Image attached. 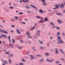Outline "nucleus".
I'll return each instance as SVG.
<instances>
[{
  "instance_id": "obj_62",
  "label": "nucleus",
  "mask_w": 65,
  "mask_h": 65,
  "mask_svg": "<svg viewBox=\"0 0 65 65\" xmlns=\"http://www.w3.org/2000/svg\"><path fill=\"white\" fill-rule=\"evenodd\" d=\"M22 24H24V25H25V24H26V23L25 22H23Z\"/></svg>"
},
{
  "instance_id": "obj_47",
  "label": "nucleus",
  "mask_w": 65,
  "mask_h": 65,
  "mask_svg": "<svg viewBox=\"0 0 65 65\" xmlns=\"http://www.w3.org/2000/svg\"><path fill=\"white\" fill-rule=\"evenodd\" d=\"M18 48L20 49V50H21L22 48V47H18Z\"/></svg>"
},
{
  "instance_id": "obj_13",
  "label": "nucleus",
  "mask_w": 65,
  "mask_h": 65,
  "mask_svg": "<svg viewBox=\"0 0 65 65\" xmlns=\"http://www.w3.org/2000/svg\"><path fill=\"white\" fill-rule=\"evenodd\" d=\"M1 36H2L3 37H5V38H7V36L6 35L4 34H2Z\"/></svg>"
},
{
  "instance_id": "obj_33",
  "label": "nucleus",
  "mask_w": 65,
  "mask_h": 65,
  "mask_svg": "<svg viewBox=\"0 0 65 65\" xmlns=\"http://www.w3.org/2000/svg\"><path fill=\"white\" fill-rule=\"evenodd\" d=\"M59 51H60L61 52V53H62V54H64V53L63 52V51H62V50L61 49H60Z\"/></svg>"
},
{
  "instance_id": "obj_63",
  "label": "nucleus",
  "mask_w": 65,
  "mask_h": 65,
  "mask_svg": "<svg viewBox=\"0 0 65 65\" xmlns=\"http://www.w3.org/2000/svg\"><path fill=\"white\" fill-rule=\"evenodd\" d=\"M34 38H35H35H36V36H34Z\"/></svg>"
},
{
  "instance_id": "obj_6",
  "label": "nucleus",
  "mask_w": 65,
  "mask_h": 65,
  "mask_svg": "<svg viewBox=\"0 0 65 65\" xmlns=\"http://www.w3.org/2000/svg\"><path fill=\"white\" fill-rule=\"evenodd\" d=\"M30 60H33V59H35V57L33 56V55H30Z\"/></svg>"
},
{
  "instance_id": "obj_24",
  "label": "nucleus",
  "mask_w": 65,
  "mask_h": 65,
  "mask_svg": "<svg viewBox=\"0 0 65 65\" xmlns=\"http://www.w3.org/2000/svg\"><path fill=\"white\" fill-rule=\"evenodd\" d=\"M36 35L37 36H40V33H37L36 34Z\"/></svg>"
},
{
  "instance_id": "obj_60",
  "label": "nucleus",
  "mask_w": 65,
  "mask_h": 65,
  "mask_svg": "<svg viewBox=\"0 0 65 65\" xmlns=\"http://www.w3.org/2000/svg\"><path fill=\"white\" fill-rule=\"evenodd\" d=\"M29 51H28L27 52L26 54H29Z\"/></svg>"
},
{
  "instance_id": "obj_18",
  "label": "nucleus",
  "mask_w": 65,
  "mask_h": 65,
  "mask_svg": "<svg viewBox=\"0 0 65 65\" xmlns=\"http://www.w3.org/2000/svg\"><path fill=\"white\" fill-rule=\"evenodd\" d=\"M25 7L26 8H27V9H30V6H26Z\"/></svg>"
},
{
  "instance_id": "obj_56",
  "label": "nucleus",
  "mask_w": 65,
  "mask_h": 65,
  "mask_svg": "<svg viewBox=\"0 0 65 65\" xmlns=\"http://www.w3.org/2000/svg\"><path fill=\"white\" fill-rule=\"evenodd\" d=\"M33 51H34V52H36V50H35V49H34L33 50Z\"/></svg>"
},
{
  "instance_id": "obj_46",
  "label": "nucleus",
  "mask_w": 65,
  "mask_h": 65,
  "mask_svg": "<svg viewBox=\"0 0 65 65\" xmlns=\"http://www.w3.org/2000/svg\"><path fill=\"white\" fill-rule=\"evenodd\" d=\"M22 62H25V60H24V59H22Z\"/></svg>"
},
{
  "instance_id": "obj_16",
  "label": "nucleus",
  "mask_w": 65,
  "mask_h": 65,
  "mask_svg": "<svg viewBox=\"0 0 65 65\" xmlns=\"http://www.w3.org/2000/svg\"><path fill=\"white\" fill-rule=\"evenodd\" d=\"M22 1L26 3L27 2H29V0H22Z\"/></svg>"
},
{
  "instance_id": "obj_39",
  "label": "nucleus",
  "mask_w": 65,
  "mask_h": 65,
  "mask_svg": "<svg viewBox=\"0 0 65 65\" xmlns=\"http://www.w3.org/2000/svg\"><path fill=\"white\" fill-rule=\"evenodd\" d=\"M10 54V53L9 52H7L5 53V54H7V55H8Z\"/></svg>"
},
{
  "instance_id": "obj_35",
  "label": "nucleus",
  "mask_w": 65,
  "mask_h": 65,
  "mask_svg": "<svg viewBox=\"0 0 65 65\" xmlns=\"http://www.w3.org/2000/svg\"><path fill=\"white\" fill-rule=\"evenodd\" d=\"M3 62L4 63H6V64H7V61H4Z\"/></svg>"
},
{
  "instance_id": "obj_40",
  "label": "nucleus",
  "mask_w": 65,
  "mask_h": 65,
  "mask_svg": "<svg viewBox=\"0 0 65 65\" xmlns=\"http://www.w3.org/2000/svg\"><path fill=\"white\" fill-rule=\"evenodd\" d=\"M19 14L20 15H21L22 14H23V13L22 12H21L20 13H19Z\"/></svg>"
},
{
  "instance_id": "obj_64",
  "label": "nucleus",
  "mask_w": 65,
  "mask_h": 65,
  "mask_svg": "<svg viewBox=\"0 0 65 65\" xmlns=\"http://www.w3.org/2000/svg\"><path fill=\"white\" fill-rule=\"evenodd\" d=\"M6 12H9V10H6Z\"/></svg>"
},
{
  "instance_id": "obj_37",
  "label": "nucleus",
  "mask_w": 65,
  "mask_h": 65,
  "mask_svg": "<svg viewBox=\"0 0 65 65\" xmlns=\"http://www.w3.org/2000/svg\"><path fill=\"white\" fill-rule=\"evenodd\" d=\"M37 33H40V30H37Z\"/></svg>"
},
{
  "instance_id": "obj_23",
  "label": "nucleus",
  "mask_w": 65,
  "mask_h": 65,
  "mask_svg": "<svg viewBox=\"0 0 65 65\" xmlns=\"http://www.w3.org/2000/svg\"><path fill=\"white\" fill-rule=\"evenodd\" d=\"M11 22H14L15 21V20H14V19H11Z\"/></svg>"
},
{
  "instance_id": "obj_26",
  "label": "nucleus",
  "mask_w": 65,
  "mask_h": 65,
  "mask_svg": "<svg viewBox=\"0 0 65 65\" xmlns=\"http://www.w3.org/2000/svg\"><path fill=\"white\" fill-rule=\"evenodd\" d=\"M38 23H43V20H41V21L38 22Z\"/></svg>"
},
{
  "instance_id": "obj_44",
  "label": "nucleus",
  "mask_w": 65,
  "mask_h": 65,
  "mask_svg": "<svg viewBox=\"0 0 65 65\" xmlns=\"http://www.w3.org/2000/svg\"><path fill=\"white\" fill-rule=\"evenodd\" d=\"M62 35H63V36H65V34H64V32H62Z\"/></svg>"
},
{
  "instance_id": "obj_14",
  "label": "nucleus",
  "mask_w": 65,
  "mask_h": 65,
  "mask_svg": "<svg viewBox=\"0 0 65 65\" xmlns=\"http://www.w3.org/2000/svg\"><path fill=\"white\" fill-rule=\"evenodd\" d=\"M9 57V58H11V57H13V55L12 54H10L9 56H8Z\"/></svg>"
},
{
  "instance_id": "obj_32",
  "label": "nucleus",
  "mask_w": 65,
  "mask_h": 65,
  "mask_svg": "<svg viewBox=\"0 0 65 65\" xmlns=\"http://www.w3.org/2000/svg\"><path fill=\"white\" fill-rule=\"evenodd\" d=\"M46 56H50V54L48 53H46L45 54Z\"/></svg>"
},
{
  "instance_id": "obj_12",
  "label": "nucleus",
  "mask_w": 65,
  "mask_h": 65,
  "mask_svg": "<svg viewBox=\"0 0 65 65\" xmlns=\"http://www.w3.org/2000/svg\"><path fill=\"white\" fill-rule=\"evenodd\" d=\"M59 5H55V6L56 7L53 8V9H57V8H59Z\"/></svg>"
},
{
  "instance_id": "obj_59",
  "label": "nucleus",
  "mask_w": 65,
  "mask_h": 65,
  "mask_svg": "<svg viewBox=\"0 0 65 65\" xmlns=\"http://www.w3.org/2000/svg\"><path fill=\"white\" fill-rule=\"evenodd\" d=\"M36 57H39V55H36Z\"/></svg>"
},
{
  "instance_id": "obj_27",
  "label": "nucleus",
  "mask_w": 65,
  "mask_h": 65,
  "mask_svg": "<svg viewBox=\"0 0 65 65\" xmlns=\"http://www.w3.org/2000/svg\"><path fill=\"white\" fill-rule=\"evenodd\" d=\"M39 12L40 13H43V11H42L41 10V9H40V10L39 11Z\"/></svg>"
},
{
  "instance_id": "obj_48",
  "label": "nucleus",
  "mask_w": 65,
  "mask_h": 65,
  "mask_svg": "<svg viewBox=\"0 0 65 65\" xmlns=\"http://www.w3.org/2000/svg\"><path fill=\"white\" fill-rule=\"evenodd\" d=\"M11 26L12 27H13L14 28L15 27V26L14 25H12Z\"/></svg>"
},
{
  "instance_id": "obj_53",
  "label": "nucleus",
  "mask_w": 65,
  "mask_h": 65,
  "mask_svg": "<svg viewBox=\"0 0 65 65\" xmlns=\"http://www.w3.org/2000/svg\"><path fill=\"white\" fill-rule=\"evenodd\" d=\"M28 43H29V44H31V42H30L29 41H28Z\"/></svg>"
},
{
  "instance_id": "obj_1",
  "label": "nucleus",
  "mask_w": 65,
  "mask_h": 65,
  "mask_svg": "<svg viewBox=\"0 0 65 65\" xmlns=\"http://www.w3.org/2000/svg\"><path fill=\"white\" fill-rule=\"evenodd\" d=\"M57 40L58 41V43H63V41L61 39L60 36H58L57 37Z\"/></svg>"
},
{
  "instance_id": "obj_36",
  "label": "nucleus",
  "mask_w": 65,
  "mask_h": 65,
  "mask_svg": "<svg viewBox=\"0 0 65 65\" xmlns=\"http://www.w3.org/2000/svg\"><path fill=\"white\" fill-rule=\"evenodd\" d=\"M9 8L10 9H13V7H9Z\"/></svg>"
},
{
  "instance_id": "obj_41",
  "label": "nucleus",
  "mask_w": 65,
  "mask_h": 65,
  "mask_svg": "<svg viewBox=\"0 0 65 65\" xmlns=\"http://www.w3.org/2000/svg\"><path fill=\"white\" fill-rule=\"evenodd\" d=\"M60 34H61V33H60V32H58L57 33V35H60Z\"/></svg>"
},
{
  "instance_id": "obj_10",
  "label": "nucleus",
  "mask_w": 65,
  "mask_h": 65,
  "mask_svg": "<svg viewBox=\"0 0 65 65\" xmlns=\"http://www.w3.org/2000/svg\"><path fill=\"white\" fill-rule=\"evenodd\" d=\"M30 6H31V7H33V8H35V9L36 10V11H38V10H37V8L35 7V6H34L32 5H30Z\"/></svg>"
},
{
  "instance_id": "obj_7",
  "label": "nucleus",
  "mask_w": 65,
  "mask_h": 65,
  "mask_svg": "<svg viewBox=\"0 0 65 65\" xmlns=\"http://www.w3.org/2000/svg\"><path fill=\"white\" fill-rule=\"evenodd\" d=\"M55 52L56 55H58L59 54V51H58V50L57 48H55Z\"/></svg>"
},
{
  "instance_id": "obj_57",
  "label": "nucleus",
  "mask_w": 65,
  "mask_h": 65,
  "mask_svg": "<svg viewBox=\"0 0 65 65\" xmlns=\"http://www.w3.org/2000/svg\"><path fill=\"white\" fill-rule=\"evenodd\" d=\"M61 23H64V22H63L62 21H61Z\"/></svg>"
},
{
  "instance_id": "obj_28",
  "label": "nucleus",
  "mask_w": 65,
  "mask_h": 65,
  "mask_svg": "<svg viewBox=\"0 0 65 65\" xmlns=\"http://www.w3.org/2000/svg\"><path fill=\"white\" fill-rule=\"evenodd\" d=\"M8 39L9 40L10 42H11V40H10V36H8Z\"/></svg>"
},
{
  "instance_id": "obj_9",
  "label": "nucleus",
  "mask_w": 65,
  "mask_h": 65,
  "mask_svg": "<svg viewBox=\"0 0 65 65\" xmlns=\"http://www.w3.org/2000/svg\"><path fill=\"white\" fill-rule=\"evenodd\" d=\"M59 6L61 7V8H63L64 7V4L63 3H61V4H59Z\"/></svg>"
},
{
  "instance_id": "obj_22",
  "label": "nucleus",
  "mask_w": 65,
  "mask_h": 65,
  "mask_svg": "<svg viewBox=\"0 0 65 65\" xmlns=\"http://www.w3.org/2000/svg\"><path fill=\"white\" fill-rule=\"evenodd\" d=\"M12 43H15V41H14L13 39H12Z\"/></svg>"
},
{
  "instance_id": "obj_5",
  "label": "nucleus",
  "mask_w": 65,
  "mask_h": 65,
  "mask_svg": "<svg viewBox=\"0 0 65 65\" xmlns=\"http://www.w3.org/2000/svg\"><path fill=\"white\" fill-rule=\"evenodd\" d=\"M46 61L48 62H49V63H52L53 62H54V60L53 59H52L51 60H50L49 59H46Z\"/></svg>"
},
{
  "instance_id": "obj_42",
  "label": "nucleus",
  "mask_w": 65,
  "mask_h": 65,
  "mask_svg": "<svg viewBox=\"0 0 65 65\" xmlns=\"http://www.w3.org/2000/svg\"><path fill=\"white\" fill-rule=\"evenodd\" d=\"M43 59H41L40 60V62H43Z\"/></svg>"
},
{
  "instance_id": "obj_4",
  "label": "nucleus",
  "mask_w": 65,
  "mask_h": 65,
  "mask_svg": "<svg viewBox=\"0 0 65 65\" xmlns=\"http://www.w3.org/2000/svg\"><path fill=\"white\" fill-rule=\"evenodd\" d=\"M50 25H51L52 26V29H54L55 27V26H54V23L53 22H51L50 23Z\"/></svg>"
},
{
  "instance_id": "obj_17",
  "label": "nucleus",
  "mask_w": 65,
  "mask_h": 65,
  "mask_svg": "<svg viewBox=\"0 0 65 65\" xmlns=\"http://www.w3.org/2000/svg\"><path fill=\"white\" fill-rule=\"evenodd\" d=\"M35 28V26H34L32 27L31 28H29V29L30 30H33L34 29V28Z\"/></svg>"
},
{
  "instance_id": "obj_29",
  "label": "nucleus",
  "mask_w": 65,
  "mask_h": 65,
  "mask_svg": "<svg viewBox=\"0 0 65 65\" xmlns=\"http://www.w3.org/2000/svg\"><path fill=\"white\" fill-rule=\"evenodd\" d=\"M56 64H59V63H60V61H57L55 62Z\"/></svg>"
},
{
  "instance_id": "obj_34",
  "label": "nucleus",
  "mask_w": 65,
  "mask_h": 65,
  "mask_svg": "<svg viewBox=\"0 0 65 65\" xmlns=\"http://www.w3.org/2000/svg\"><path fill=\"white\" fill-rule=\"evenodd\" d=\"M14 19L15 20H18V18L17 17V16H15L14 17Z\"/></svg>"
},
{
  "instance_id": "obj_30",
  "label": "nucleus",
  "mask_w": 65,
  "mask_h": 65,
  "mask_svg": "<svg viewBox=\"0 0 65 65\" xmlns=\"http://www.w3.org/2000/svg\"><path fill=\"white\" fill-rule=\"evenodd\" d=\"M61 21L60 20H58L57 21L59 23V24H61Z\"/></svg>"
},
{
  "instance_id": "obj_20",
  "label": "nucleus",
  "mask_w": 65,
  "mask_h": 65,
  "mask_svg": "<svg viewBox=\"0 0 65 65\" xmlns=\"http://www.w3.org/2000/svg\"><path fill=\"white\" fill-rule=\"evenodd\" d=\"M40 50H43L44 49V48L42 46H40Z\"/></svg>"
},
{
  "instance_id": "obj_54",
  "label": "nucleus",
  "mask_w": 65,
  "mask_h": 65,
  "mask_svg": "<svg viewBox=\"0 0 65 65\" xmlns=\"http://www.w3.org/2000/svg\"><path fill=\"white\" fill-rule=\"evenodd\" d=\"M32 50H34V49H35V47H32Z\"/></svg>"
},
{
  "instance_id": "obj_51",
  "label": "nucleus",
  "mask_w": 65,
  "mask_h": 65,
  "mask_svg": "<svg viewBox=\"0 0 65 65\" xmlns=\"http://www.w3.org/2000/svg\"><path fill=\"white\" fill-rule=\"evenodd\" d=\"M19 65H24V64L22 63H20Z\"/></svg>"
},
{
  "instance_id": "obj_15",
  "label": "nucleus",
  "mask_w": 65,
  "mask_h": 65,
  "mask_svg": "<svg viewBox=\"0 0 65 65\" xmlns=\"http://www.w3.org/2000/svg\"><path fill=\"white\" fill-rule=\"evenodd\" d=\"M39 42L40 44H43V42L42 41H41L40 40H39Z\"/></svg>"
},
{
  "instance_id": "obj_31",
  "label": "nucleus",
  "mask_w": 65,
  "mask_h": 65,
  "mask_svg": "<svg viewBox=\"0 0 65 65\" xmlns=\"http://www.w3.org/2000/svg\"><path fill=\"white\" fill-rule=\"evenodd\" d=\"M10 46L11 47H13V45L12 44H10Z\"/></svg>"
},
{
  "instance_id": "obj_45",
  "label": "nucleus",
  "mask_w": 65,
  "mask_h": 65,
  "mask_svg": "<svg viewBox=\"0 0 65 65\" xmlns=\"http://www.w3.org/2000/svg\"><path fill=\"white\" fill-rule=\"evenodd\" d=\"M3 44H4V45H6V44H5V42H4V41H3Z\"/></svg>"
},
{
  "instance_id": "obj_55",
  "label": "nucleus",
  "mask_w": 65,
  "mask_h": 65,
  "mask_svg": "<svg viewBox=\"0 0 65 65\" xmlns=\"http://www.w3.org/2000/svg\"><path fill=\"white\" fill-rule=\"evenodd\" d=\"M26 12H27V13H30V12H29V11H27Z\"/></svg>"
},
{
  "instance_id": "obj_58",
  "label": "nucleus",
  "mask_w": 65,
  "mask_h": 65,
  "mask_svg": "<svg viewBox=\"0 0 65 65\" xmlns=\"http://www.w3.org/2000/svg\"><path fill=\"white\" fill-rule=\"evenodd\" d=\"M2 3L3 4H5V2H3Z\"/></svg>"
},
{
  "instance_id": "obj_2",
  "label": "nucleus",
  "mask_w": 65,
  "mask_h": 65,
  "mask_svg": "<svg viewBox=\"0 0 65 65\" xmlns=\"http://www.w3.org/2000/svg\"><path fill=\"white\" fill-rule=\"evenodd\" d=\"M0 32L3 33H5V34H8V32H7V31H5V30H3L1 28H0Z\"/></svg>"
},
{
  "instance_id": "obj_11",
  "label": "nucleus",
  "mask_w": 65,
  "mask_h": 65,
  "mask_svg": "<svg viewBox=\"0 0 65 65\" xmlns=\"http://www.w3.org/2000/svg\"><path fill=\"white\" fill-rule=\"evenodd\" d=\"M36 17L37 19H39L41 20H43V18L42 17H40L39 16H36Z\"/></svg>"
},
{
  "instance_id": "obj_3",
  "label": "nucleus",
  "mask_w": 65,
  "mask_h": 65,
  "mask_svg": "<svg viewBox=\"0 0 65 65\" xmlns=\"http://www.w3.org/2000/svg\"><path fill=\"white\" fill-rule=\"evenodd\" d=\"M41 1H42L43 5L44 6H46L47 5V4L45 3V0H40Z\"/></svg>"
},
{
  "instance_id": "obj_49",
  "label": "nucleus",
  "mask_w": 65,
  "mask_h": 65,
  "mask_svg": "<svg viewBox=\"0 0 65 65\" xmlns=\"http://www.w3.org/2000/svg\"><path fill=\"white\" fill-rule=\"evenodd\" d=\"M61 60H62V61H64V60H65V59L63 58H61Z\"/></svg>"
},
{
  "instance_id": "obj_38",
  "label": "nucleus",
  "mask_w": 65,
  "mask_h": 65,
  "mask_svg": "<svg viewBox=\"0 0 65 65\" xmlns=\"http://www.w3.org/2000/svg\"><path fill=\"white\" fill-rule=\"evenodd\" d=\"M55 28H57V29H58V30H59L60 29V28L58 27H57L56 26H55Z\"/></svg>"
},
{
  "instance_id": "obj_25",
  "label": "nucleus",
  "mask_w": 65,
  "mask_h": 65,
  "mask_svg": "<svg viewBox=\"0 0 65 65\" xmlns=\"http://www.w3.org/2000/svg\"><path fill=\"white\" fill-rule=\"evenodd\" d=\"M44 21H47V22H48L49 20L47 19V18H45V19Z\"/></svg>"
},
{
  "instance_id": "obj_52",
  "label": "nucleus",
  "mask_w": 65,
  "mask_h": 65,
  "mask_svg": "<svg viewBox=\"0 0 65 65\" xmlns=\"http://www.w3.org/2000/svg\"><path fill=\"white\" fill-rule=\"evenodd\" d=\"M26 34H27V35H30V34H29V32H27L26 33Z\"/></svg>"
},
{
  "instance_id": "obj_50",
  "label": "nucleus",
  "mask_w": 65,
  "mask_h": 65,
  "mask_svg": "<svg viewBox=\"0 0 65 65\" xmlns=\"http://www.w3.org/2000/svg\"><path fill=\"white\" fill-rule=\"evenodd\" d=\"M20 42L21 43H23V41L22 40H20Z\"/></svg>"
},
{
  "instance_id": "obj_21",
  "label": "nucleus",
  "mask_w": 65,
  "mask_h": 65,
  "mask_svg": "<svg viewBox=\"0 0 65 65\" xmlns=\"http://www.w3.org/2000/svg\"><path fill=\"white\" fill-rule=\"evenodd\" d=\"M8 61L9 62V63L10 64H11V61L10 59H9L8 60Z\"/></svg>"
},
{
  "instance_id": "obj_61",
  "label": "nucleus",
  "mask_w": 65,
  "mask_h": 65,
  "mask_svg": "<svg viewBox=\"0 0 65 65\" xmlns=\"http://www.w3.org/2000/svg\"><path fill=\"white\" fill-rule=\"evenodd\" d=\"M11 2H10L9 3V5H11Z\"/></svg>"
},
{
  "instance_id": "obj_8",
  "label": "nucleus",
  "mask_w": 65,
  "mask_h": 65,
  "mask_svg": "<svg viewBox=\"0 0 65 65\" xmlns=\"http://www.w3.org/2000/svg\"><path fill=\"white\" fill-rule=\"evenodd\" d=\"M16 31L17 32V33H18V34H21V32H20V31H19V29L18 28H17Z\"/></svg>"
},
{
  "instance_id": "obj_43",
  "label": "nucleus",
  "mask_w": 65,
  "mask_h": 65,
  "mask_svg": "<svg viewBox=\"0 0 65 65\" xmlns=\"http://www.w3.org/2000/svg\"><path fill=\"white\" fill-rule=\"evenodd\" d=\"M28 38H32V37L31 36H29L28 37Z\"/></svg>"
},
{
  "instance_id": "obj_19",
  "label": "nucleus",
  "mask_w": 65,
  "mask_h": 65,
  "mask_svg": "<svg viewBox=\"0 0 65 65\" xmlns=\"http://www.w3.org/2000/svg\"><path fill=\"white\" fill-rule=\"evenodd\" d=\"M56 14L58 15H59V16H62V14L60 13H56Z\"/></svg>"
}]
</instances>
